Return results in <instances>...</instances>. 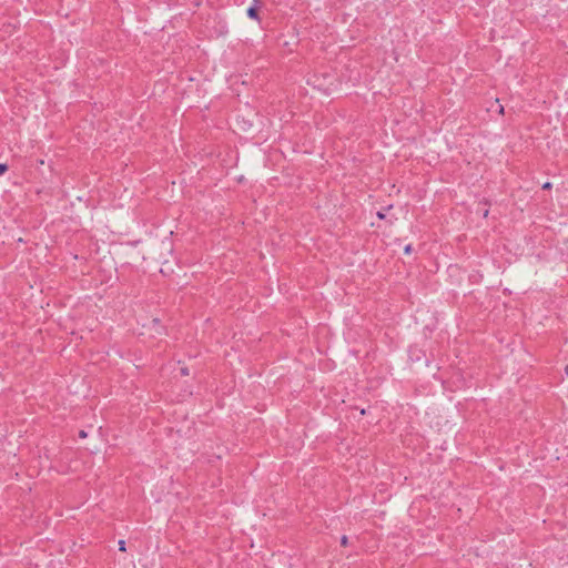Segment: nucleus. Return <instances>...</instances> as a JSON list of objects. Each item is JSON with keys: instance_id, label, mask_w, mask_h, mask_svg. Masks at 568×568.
Here are the masks:
<instances>
[{"instance_id": "11", "label": "nucleus", "mask_w": 568, "mask_h": 568, "mask_svg": "<svg viewBox=\"0 0 568 568\" xmlns=\"http://www.w3.org/2000/svg\"><path fill=\"white\" fill-rule=\"evenodd\" d=\"M487 215H488V211L486 210L484 213V217H487Z\"/></svg>"}, {"instance_id": "9", "label": "nucleus", "mask_w": 568, "mask_h": 568, "mask_svg": "<svg viewBox=\"0 0 568 568\" xmlns=\"http://www.w3.org/2000/svg\"><path fill=\"white\" fill-rule=\"evenodd\" d=\"M79 435H80V437H82V438H85V437H87V433H85L84 430H81V432L79 433Z\"/></svg>"}, {"instance_id": "3", "label": "nucleus", "mask_w": 568, "mask_h": 568, "mask_svg": "<svg viewBox=\"0 0 568 568\" xmlns=\"http://www.w3.org/2000/svg\"><path fill=\"white\" fill-rule=\"evenodd\" d=\"M119 549H120L121 551H125V542H124V540H120V541H119Z\"/></svg>"}, {"instance_id": "4", "label": "nucleus", "mask_w": 568, "mask_h": 568, "mask_svg": "<svg viewBox=\"0 0 568 568\" xmlns=\"http://www.w3.org/2000/svg\"><path fill=\"white\" fill-rule=\"evenodd\" d=\"M341 544H342V546H346L348 544V538L346 536H343L341 538Z\"/></svg>"}, {"instance_id": "7", "label": "nucleus", "mask_w": 568, "mask_h": 568, "mask_svg": "<svg viewBox=\"0 0 568 568\" xmlns=\"http://www.w3.org/2000/svg\"><path fill=\"white\" fill-rule=\"evenodd\" d=\"M551 187V183L550 182H546L544 185H542V189L545 190H549Z\"/></svg>"}, {"instance_id": "2", "label": "nucleus", "mask_w": 568, "mask_h": 568, "mask_svg": "<svg viewBox=\"0 0 568 568\" xmlns=\"http://www.w3.org/2000/svg\"><path fill=\"white\" fill-rule=\"evenodd\" d=\"M8 170L7 164L0 163V175L3 174Z\"/></svg>"}, {"instance_id": "10", "label": "nucleus", "mask_w": 568, "mask_h": 568, "mask_svg": "<svg viewBox=\"0 0 568 568\" xmlns=\"http://www.w3.org/2000/svg\"><path fill=\"white\" fill-rule=\"evenodd\" d=\"M498 112H499V114H504V106L503 105H499Z\"/></svg>"}, {"instance_id": "6", "label": "nucleus", "mask_w": 568, "mask_h": 568, "mask_svg": "<svg viewBox=\"0 0 568 568\" xmlns=\"http://www.w3.org/2000/svg\"><path fill=\"white\" fill-rule=\"evenodd\" d=\"M181 374L184 376L189 375V369L186 367L181 368Z\"/></svg>"}, {"instance_id": "8", "label": "nucleus", "mask_w": 568, "mask_h": 568, "mask_svg": "<svg viewBox=\"0 0 568 568\" xmlns=\"http://www.w3.org/2000/svg\"><path fill=\"white\" fill-rule=\"evenodd\" d=\"M378 219H385V214L383 212H377Z\"/></svg>"}, {"instance_id": "1", "label": "nucleus", "mask_w": 568, "mask_h": 568, "mask_svg": "<svg viewBox=\"0 0 568 568\" xmlns=\"http://www.w3.org/2000/svg\"><path fill=\"white\" fill-rule=\"evenodd\" d=\"M247 16L252 19H257V9L256 7H250L247 9Z\"/></svg>"}, {"instance_id": "12", "label": "nucleus", "mask_w": 568, "mask_h": 568, "mask_svg": "<svg viewBox=\"0 0 568 568\" xmlns=\"http://www.w3.org/2000/svg\"><path fill=\"white\" fill-rule=\"evenodd\" d=\"M565 372L568 375V365L565 367Z\"/></svg>"}, {"instance_id": "5", "label": "nucleus", "mask_w": 568, "mask_h": 568, "mask_svg": "<svg viewBox=\"0 0 568 568\" xmlns=\"http://www.w3.org/2000/svg\"><path fill=\"white\" fill-rule=\"evenodd\" d=\"M404 252L406 254H409L412 252V245L410 244L406 245L405 248H404Z\"/></svg>"}]
</instances>
